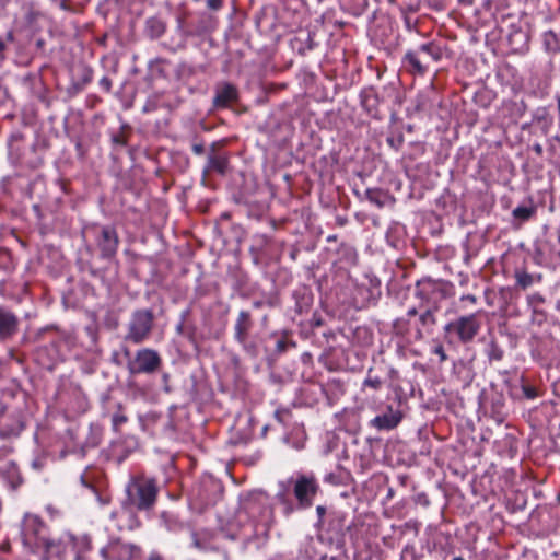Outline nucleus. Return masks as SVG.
<instances>
[{
    "label": "nucleus",
    "mask_w": 560,
    "mask_h": 560,
    "mask_svg": "<svg viewBox=\"0 0 560 560\" xmlns=\"http://www.w3.org/2000/svg\"><path fill=\"white\" fill-rule=\"evenodd\" d=\"M415 295L420 300L419 306L410 307L405 316L393 323L394 335L408 343L421 341L433 332L439 301L448 295V287L442 281L422 279L416 283Z\"/></svg>",
    "instance_id": "nucleus-1"
},
{
    "label": "nucleus",
    "mask_w": 560,
    "mask_h": 560,
    "mask_svg": "<svg viewBox=\"0 0 560 560\" xmlns=\"http://www.w3.org/2000/svg\"><path fill=\"white\" fill-rule=\"evenodd\" d=\"M319 491L320 485L313 472H298L295 476L278 482L275 500L281 505L283 515L289 517L296 510H306L313 506Z\"/></svg>",
    "instance_id": "nucleus-2"
},
{
    "label": "nucleus",
    "mask_w": 560,
    "mask_h": 560,
    "mask_svg": "<svg viewBox=\"0 0 560 560\" xmlns=\"http://www.w3.org/2000/svg\"><path fill=\"white\" fill-rule=\"evenodd\" d=\"M159 485L154 478L147 476L135 477L126 488L127 498L122 502L126 509H137L138 511H151L158 500Z\"/></svg>",
    "instance_id": "nucleus-3"
},
{
    "label": "nucleus",
    "mask_w": 560,
    "mask_h": 560,
    "mask_svg": "<svg viewBox=\"0 0 560 560\" xmlns=\"http://www.w3.org/2000/svg\"><path fill=\"white\" fill-rule=\"evenodd\" d=\"M255 320L252 313L247 310H241L234 323V339L242 347L246 355L252 359L258 358L261 349V338L253 334Z\"/></svg>",
    "instance_id": "nucleus-4"
},
{
    "label": "nucleus",
    "mask_w": 560,
    "mask_h": 560,
    "mask_svg": "<svg viewBox=\"0 0 560 560\" xmlns=\"http://www.w3.org/2000/svg\"><path fill=\"white\" fill-rule=\"evenodd\" d=\"M480 329L481 320L479 312L462 315L448 322L444 327L446 337L462 345L471 343Z\"/></svg>",
    "instance_id": "nucleus-5"
},
{
    "label": "nucleus",
    "mask_w": 560,
    "mask_h": 560,
    "mask_svg": "<svg viewBox=\"0 0 560 560\" xmlns=\"http://www.w3.org/2000/svg\"><path fill=\"white\" fill-rule=\"evenodd\" d=\"M155 314L153 310L137 308L131 315L127 325L125 341L140 345L148 340L153 331Z\"/></svg>",
    "instance_id": "nucleus-6"
},
{
    "label": "nucleus",
    "mask_w": 560,
    "mask_h": 560,
    "mask_svg": "<svg viewBox=\"0 0 560 560\" xmlns=\"http://www.w3.org/2000/svg\"><path fill=\"white\" fill-rule=\"evenodd\" d=\"M162 366L160 353L151 348H142L135 352L133 358L127 360L126 368L130 375L156 373Z\"/></svg>",
    "instance_id": "nucleus-7"
},
{
    "label": "nucleus",
    "mask_w": 560,
    "mask_h": 560,
    "mask_svg": "<svg viewBox=\"0 0 560 560\" xmlns=\"http://www.w3.org/2000/svg\"><path fill=\"white\" fill-rule=\"evenodd\" d=\"M141 552L139 546L120 539H113L101 549L104 560H140Z\"/></svg>",
    "instance_id": "nucleus-8"
},
{
    "label": "nucleus",
    "mask_w": 560,
    "mask_h": 560,
    "mask_svg": "<svg viewBox=\"0 0 560 560\" xmlns=\"http://www.w3.org/2000/svg\"><path fill=\"white\" fill-rule=\"evenodd\" d=\"M23 535L26 542L34 539V545L38 548L48 537V527L38 515L26 514L23 520Z\"/></svg>",
    "instance_id": "nucleus-9"
},
{
    "label": "nucleus",
    "mask_w": 560,
    "mask_h": 560,
    "mask_svg": "<svg viewBox=\"0 0 560 560\" xmlns=\"http://www.w3.org/2000/svg\"><path fill=\"white\" fill-rule=\"evenodd\" d=\"M95 241L103 259H112L115 257L119 245V237L114 226H102Z\"/></svg>",
    "instance_id": "nucleus-10"
},
{
    "label": "nucleus",
    "mask_w": 560,
    "mask_h": 560,
    "mask_svg": "<svg viewBox=\"0 0 560 560\" xmlns=\"http://www.w3.org/2000/svg\"><path fill=\"white\" fill-rule=\"evenodd\" d=\"M240 100L238 89L228 81H220L214 85L212 105L215 109L228 108Z\"/></svg>",
    "instance_id": "nucleus-11"
},
{
    "label": "nucleus",
    "mask_w": 560,
    "mask_h": 560,
    "mask_svg": "<svg viewBox=\"0 0 560 560\" xmlns=\"http://www.w3.org/2000/svg\"><path fill=\"white\" fill-rule=\"evenodd\" d=\"M20 319L10 308L0 305V340L11 339L18 331Z\"/></svg>",
    "instance_id": "nucleus-12"
},
{
    "label": "nucleus",
    "mask_w": 560,
    "mask_h": 560,
    "mask_svg": "<svg viewBox=\"0 0 560 560\" xmlns=\"http://www.w3.org/2000/svg\"><path fill=\"white\" fill-rule=\"evenodd\" d=\"M401 420L402 412L400 411V409H394L392 405H388L386 406V410L382 415H378L371 420L370 424L380 431H388L396 428Z\"/></svg>",
    "instance_id": "nucleus-13"
},
{
    "label": "nucleus",
    "mask_w": 560,
    "mask_h": 560,
    "mask_svg": "<svg viewBox=\"0 0 560 560\" xmlns=\"http://www.w3.org/2000/svg\"><path fill=\"white\" fill-rule=\"evenodd\" d=\"M25 423L20 411H14L7 416L5 420H0V438H16L24 430Z\"/></svg>",
    "instance_id": "nucleus-14"
},
{
    "label": "nucleus",
    "mask_w": 560,
    "mask_h": 560,
    "mask_svg": "<svg viewBox=\"0 0 560 560\" xmlns=\"http://www.w3.org/2000/svg\"><path fill=\"white\" fill-rule=\"evenodd\" d=\"M0 479L12 491H16L24 482L20 468L14 460H9L0 466Z\"/></svg>",
    "instance_id": "nucleus-15"
},
{
    "label": "nucleus",
    "mask_w": 560,
    "mask_h": 560,
    "mask_svg": "<svg viewBox=\"0 0 560 560\" xmlns=\"http://www.w3.org/2000/svg\"><path fill=\"white\" fill-rule=\"evenodd\" d=\"M380 103L381 98L373 86L364 88L360 93V104L362 108L365 110V113L374 118V119H381L380 115Z\"/></svg>",
    "instance_id": "nucleus-16"
},
{
    "label": "nucleus",
    "mask_w": 560,
    "mask_h": 560,
    "mask_svg": "<svg viewBox=\"0 0 560 560\" xmlns=\"http://www.w3.org/2000/svg\"><path fill=\"white\" fill-rule=\"evenodd\" d=\"M346 512L340 510H331L328 513L327 522L325 523L326 532L330 533L334 537H343L346 530L349 529V526L346 523Z\"/></svg>",
    "instance_id": "nucleus-17"
},
{
    "label": "nucleus",
    "mask_w": 560,
    "mask_h": 560,
    "mask_svg": "<svg viewBox=\"0 0 560 560\" xmlns=\"http://www.w3.org/2000/svg\"><path fill=\"white\" fill-rule=\"evenodd\" d=\"M404 65L412 74L423 75L428 71V58L421 55V51L408 50L404 56Z\"/></svg>",
    "instance_id": "nucleus-18"
},
{
    "label": "nucleus",
    "mask_w": 560,
    "mask_h": 560,
    "mask_svg": "<svg viewBox=\"0 0 560 560\" xmlns=\"http://www.w3.org/2000/svg\"><path fill=\"white\" fill-rule=\"evenodd\" d=\"M229 166V158L226 154H208L207 165L202 170V183L205 184L208 175L211 172H217L220 175H225Z\"/></svg>",
    "instance_id": "nucleus-19"
},
{
    "label": "nucleus",
    "mask_w": 560,
    "mask_h": 560,
    "mask_svg": "<svg viewBox=\"0 0 560 560\" xmlns=\"http://www.w3.org/2000/svg\"><path fill=\"white\" fill-rule=\"evenodd\" d=\"M69 541L63 539H56L51 537H47L46 540L38 547L44 552V558H58L63 559L65 553L67 551Z\"/></svg>",
    "instance_id": "nucleus-20"
},
{
    "label": "nucleus",
    "mask_w": 560,
    "mask_h": 560,
    "mask_svg": "<svg viewBox=\"0 0 560 560\" xmlns=\"http://www.w3.org/2000/svg\"><path fill=\"white\" fill-rule=\"evenodd\" d=\"M365 198L377 208H383L388 203H393L395 199L387 190L381 188H368L364 192Z\"/></svg>",
    "instance_id": "nucleus-21"
},
{
    "label": "nucleus",
    "mask_w": 560,
    "mask_h": 560,
    "mask_svg": "<svg viewBox=\"0 0 560 560\" xmlns=\"http://www.w3.org/2000/svg\"><path fill=\"white\" fill-rule=\"evenodd\" d=\"M273 337L277 338L275 350L272 355L280 357L292 348L296 347V342L292 339L291 332L282 331L280 335L273 334Z\"/></svg>",
    "instance_id": "nucleus-22"
},
{
    "label": "nucleus",
    "mask_w": 560,
    "mask_h": 560,
    "mask_svg": "<svg viewBox=\"0 0 560 560\" xmlns=\"http://www.w3.org/2000/svg\"><path fill=\"white\" fill-rule=\"evenodd\" d=\"M166 31V23L161 18L151 16L145 21L144 32L151 39L160 38Z\"/></svg>",
    "instance_id": "nucleus-23"
},
{
    "label": "nucleus",
    "mask_w": 560,
    "mask_h": 560,
    "mask_svg": "<svg viewBox=\"0 0 560 560\" xmlns=\"http://www.w3.org/2000/svg\"><path fill=\"white\" fill-rule=\"evenodd\" d=\"M68 541L77 552L74 560H83V553L91 549V539L88 536L74 537L68 535Z\"/></svg>",
    "instance_id": "nucleus-24"
},
{
    "label": "nucleus",
    "mask_w": 560,
    "mask_h": 560,
    "mask_svg": "<svg viewBox=\"0 0 560 560\" xmlns=\"http://www.w3.org/2000/svg\"><path fill=\"white\" fill-rule=\"evenodd\" d=\"M421 55L432 61H440L443 57V48L435 42H429L418 47Z\"/></svg>",
    "instance_id": "nucleus-25"
},
{
    "label": "nucleus",
    "mask_w": 560,
    "mask_h": 560,
    "mask_svg": "<svg viewBox=\"0 0 560 560\" xmlns=\"http://www.w3.org/2000/svg\"><path fill=\"white\" fill-rule=\"evenodd\" d=\"M358 294L362 296L361 301L358 300V298H354L355 303L358 304L359 308L368 307L369 305H375L377 302V298L380 296L381 292L378 291L377 294H374V292L366 287H360L357 290Z\"/></svg>",
    "instance_id": "nucleus-26"
},
{
    "label": "nucleus",
    "mask_w": 560,
    "mask_h": 560,
    "mask_svg": "<svg viewBox=\"0 0 560 560\" xmlns=\"http://www.w3.org/2000/svg\"><path fill=\"white\" fill-rule=\"evenodd\" d=\"M514 277H515L516 285L523 290H526L527 288H529L535 281L539 282L541 280V275L535 276V275L528 273L524 269H516Z\"/></svg>",
    "instance_id": "nucleus-27"
},
{
    "label": "nucleus",
    "mask_w": 560,
    "mask_h": 560,
    "mask_svg": "<svg viewBox=\"0 0 560 560\" xmlns=\"http://www.w3.org/2000/svg\"><path fill=\"white\" fill-rule=\"evenodd\" d=\"M295 299V311L299 314L307 311L312 304V294L306 289L296 290L293 293Z\"/></svg>",
    "instance_id": "nucleus-28"
},
{
    "label": "nucleus",
    "mask_w": 560,
    "mask_h": 560,
    "mask_svg": "<svg viewBox=\"0 0 560 560\" xmlns=\"http://www.w3.org/2000/svg\"><path fill=\"white\" fill-rule=\"evenodd\" d=\"M485 354L487 355L489 362H499L504 357V351L495 340V338L491 337L485 348Z\"/></svg>",
    "instance_id": "nucleus-29"
},
{
    "label": "nucleus",
    "mask_w": 560,
    "mask_h": 560,
    "mask_svg": "<svg viewBox=\"0 0 560 560\" xmlns=\"http://www.w3.org/2000/svg\"><path fill=\"white\" fill-rule=\"evenodd\" d=\"M536 213V207L530 206H518L512 211V215L515 220H518L521 223L528 221Z\"/></svg>",
    "instance_id": "nucleus-30"
},
{
    "label": "nucleus",
    "mask_w": 560,
    "mask_h": 560,
    "mask_svg": "<svg viewBox=\"0 0 560 560\" xmlns=\"http://www.w3.org/2000/svg\"><path fill=\"white\" fill-rule=\"evenodd\" d=\"M131 132V127L124 124L118 132L112 133L110 141L115 147H126L128 144V133Z\"/></svg>",
    "instance_id": "nucleus-31"
},
{
    "label": "nucleus",
    "mask_w": 560,
    "mask_h": 560,
    "mask_svg": "<svg viewBox=\"0 0 560 560\" xmlns=\"http://www.w3.org/2000/svg\"><path fill=\"white\" fill-rule=\"evenodd\" d=\"M160 522L167 530H176L180 527V522L177 515L168 511H163L160 514Z\"/></svg>",
    "instance_id": "nucleus-32"
},
{
    "label": "nucleus",
    "mask_w": 560,
    "mask_h": 560,
    "mask_svg": "<svg viewBox=\"0 0 560 560\" xmlns=\"http://www.w3.org/2000/svg\"><path fill=\"white\" fill-rule=\"evenodd\" d=\"M120 323V314L117 310L108 308L103 317V325L108 330H115L118 328Z\"/></svg>",
    "instance_id": "nucleus-33"
},
{
    "label": "nucleus",
    "mask_w": 560,
    "mask_h": 560,
    "mask_svg": "<svg viewBox=\"0 0 560 560\" xmlns=\"http://www.w3.org/2000/svg\"><path fill=\"white\" fill-rule=\"evenodd\" d=\"M115 407L116 411L112 416V425L114 431L118 432L121 425L128 421V417L121 402H117Z\"/></svg>",
    "instance_id": "nucleus-34"
},
{
    "label": "nucleus",
    "mask_w": 560,
    "mask_h": 560,
    "mask_svg": "<svg viewBox=\"0 0 560 560\" xmlns=\"http://www.w3.org/2000/svg\"><path fill=\"white\" fill-rule=\"evenodd\" d=\"M345 472L339 468L335 471L328 472L324 477V481L332 486H339L345 483Z\"/></svg>",
    "instance_id": "nucleus-35"
},
{
    "label": "nucleus",
    "mask_w": 560,
    "mask_h": 560,
    "mask_svg": "<svg viewBox=\"0 0 560 560\" xmlns=\"http://www.w3.org/2000/svg\"><path fill=\"white\" fill-rule=\"evenodd\" d=\"M544 43L548 50L557 51L559 50L558 38L555 32L548 31L544 34Z\"/></svg>",
    "instance_id": "nucleus-36"
},
{
    "label": "nucleus",
    "mask_w": 560,
    "mask_h": 560,
    "mask_svg": "<svg viewBox=\"0 0 560 560\" xmlns=\"http://www.w3.org/2000/svg\"><path fill=\"white\" fill-rule=\"evenodd\" d=\"M291 418L292 412L288 408H281L275 411V419L282 425H288Z\"/></svg>",
    "instance_id": "nucleus-37"
},
{
    "label": "nucleus",
    "mask_w": 560,
    "mask_h": 560,
    "mask_svg": "<svg viewBox=\"0 0 560 560\" xmlns=\"http://www.w3.org/2000/svg\"><path fill=\"white\" fill-rule=\"evenodd\" d=\"M316 514H317V522L315 526L318 529H322L325 527V523L327 522V518L325 517L327 514V509L325 505H317L316 506Z\"/></svg>",
    "instance_id": "nucleus-38"
},
{
    "label": "nucleus",
    "mask_w": 560,
    "mask_h": 560,
    "mask_svg": "<svg viewBox=\"0 0 560 560\" xmlns=\"http://www.w3.org/2000/svg\"><path fill=\"white\" fill-rule=\"evenodd\" d=\"M404 141L405 139L402 133H398L397 136H390L387 137L386 139L387 144L396 151H398L402 147Z\"/></svg>",
    "instance_id": "nucleus-39"
},
{
    "label": "nucleus",
    "mask_w": 560,
    "mask_h": 560,
    "mask_svg": "<svg viewBox=\"0 0 560 560\" xmlns=\"http://www.w3.org/2000/svg\"><path fill=\"white\" fill-rule=\"evenodd\" d=\"M370 373H371V370L369 371V376L364 380L363 385L371 387L375 390L380 389L383 385V381L378 376L372 377L370 375Z\"/></svg>",
    "instance_id": "nucleus-40"
},
{
    "label": "nucleus",
    "mask_w": 560,
    "mask_h": 560,
    "mask_svg": "<svg viewBox=\"0 0 560 560\" xmlns=\"http://www.w3.org/2000/svg\"><path fill=\"white\" fill-rule=\"evenodd\" d=\"M93 80V70L89 67H84L82 70V75L80 78V83L83 86H86L89 83H91Z\"/></svg>",
    "instance_id": "nucleus-41"
},
{
    "label": "nucleus",
    "mask_w": 560,
    "mask_h": 560,
    "mask_svg": "<svg viewBox=\"0 0 560 560\" xmlns=\"http://www.w3.org/2000/svg\"><path fill=\"white\" fill-rule=\"evenodd\" d=\"M427 98L423 95H418L415 100V110L422 112L425 109Z\"/></svg>",
    "instance_id": "nucleus-42"
},
{
    "label": "nucleus",
    "mask_w": 560,
    "mask_h": 560,
    "mask_svg": "<svg viewBox=\"0 0 560 560\" xmlns=\"http://www.w3.org/2000/svg\"><path fill=\"white\" fill-rule=\"evenodd\" d=\"M522 389H523V394L526 398L534 399L537 397V390L535 387H533L530 385H523Z\"/></svg>",
    "instance_id": "nucleus-43"
},
{
    "label": "nucleus",
    "mask_w": 560,
    "mask_h": 560,
    "mask_svg": "<svg viewBox=\"0 0 560 560\" xmlns=\"http://www.w3.org/2000/svg\"><path fill=\"white\" fill-rule=\"evenodd\" d=\"M100 86L103 89L104 92L109 93L112 90V80L108 77H103L100 80Z\"/></svg>",
    "instance_id": "nucleus-44"
},
{
    "label": "nucleus",
    "mask_w": 560,
    "mask_h": 560,
    "mask_svg": "<svg viewBox=\"0 0 560 560\" xmlns=\"http://www.w3.org/2000/svg\"><path fill=\"white\" fill-rule=\"evenodd\" d=\"M209 10L219 11L223 7V0H207Z\"/></svg>",
    "instance_id": "nucleus-45"
},
{
    "label": "nucleus",
    "mask_w": 560,
    "mask_h": 560,
    "mask_svg": "<svg viewBox=\"0 0 560 560\" xmlns=\"http://www.w3.org/2000/svg\"><path fill=\"white\" fill-rule=\"evenodd\" d=\"M12 446H2L0 447V462L4 460L8 456L13 453Z\"/></svg>",
    "instance_id": "nucleus-46"
},
{
    "label": "nucleus",
    "mask_w": 560,
    "mask_h": 560,
    "mask_svg": "<svg viewBox=\"0 0 560 560\" xmlns=\"http://www.w3.org/2000/svg\"><path fill=\"white\" fill-rule=\"evenodd\" d=\"M85 86H83L80 81H74L72 82L71 86L69 88V92L71 94H77V93H80L84 90Z\"/></svg>",
    "instance_id": "nucleus-47"
},
{
    "label": "nucleus",
    "mask_w": 560,
    "mask_h": 560,
    "mask_svg": "<svg viewBox=\"0 0 560 560\" xmlns=\"http://www.w3.org/2000/svg\"><path fill=\"white\" fill-rule=\"evenodd\" d=\"M528 300H529L530 304H541L545 302V298L542 295H540L539 293L532 294L528 298Z\"/></svg>",
    "instance_id": "nucleus-48"
},
{
    "label": "nucleus",
    "mask_w": 560,
    "mask_h": 560,
    "mask_svg": "<svg viewBox=\"0 0 560 560\" xmlns=\"http://www.w3.org/2000/svg\"><path fill=\"white\" fill-rule=\"evenodd\" d=\"M191 150L197 155H201L205 153V147L202 143H194Z\"/></svg>",
    "instance_id": "nucleus-49"
},
{
    "label": "nucleus",
    "mask_w": 560,
    "mask_h": 560,
    "mask_svg": "<svg viewBox=\"0 0 560 560\" xmlns=\"http://www.w3.org/2000/svg\"><path fill=\"white\" fill-rule=\"evenodd\" d=\"M23 138H24L23 133L13 132L9 138V143L12 144L13 142L22 141Z\"/></svg>",
    "instance_id": "nucleus-50"
},
{
    "label": "nucleus",
    "mask_w": 560,
    "mask_h": 560,
    "mask_svg": "<svg viewBox=\"0 0 560 560\" xmlns=\"http://www.w3.org/2000/svg\"><path fill=\"white\" fill-rule=\"evenodd\" d=\"M460 301L462 302H469L471 304H476L477 303V296L474 295V294H465V295L460 296Z\"/></svg>",
    "instance_id": "nucleus-51"
},
{
    "label": "nucleus",
    "mask_w": 560,
    "mask_h": 560,
    "mask_svg": "<svg viewBox=\"0 0 560 560\" xmlns=\"http://www.w3.org/2000/svg\"><path fill=\"white\" fill-rule=\"evenodd\" d=\"M434 353L438 354L441 359V361H445L447 359L445 351L442 346H438L434 349Z\"/></svg>",
    "instance_id": "nucleus-52"
},
{
    "label": "nucleus",
    "mask_w": 560,
    "mask_h": 560,
    "mask_svg": "<svg viewBox=\"0 0 560 560\" xmlns=\"http://www.w3.org/2000/svg\"><path fill=\"white\" fill-rule=\"evenodd\" d=\"M147 560H165L159 551H151Z\"/></svg>",
    "instance_id": "nucleus-53"
},
{
    "label": "nucleus",
    "mask_w": 560,
    "mask_h": 560,
    "mask_svg": "<svg viewBox=\"0 0 560 560\" xmlns=\"http://www.w3.org/2000/svg\"><path fill=\"white\" fill-rule=\"evenodd\" d=\"M194 546L198 548L199 550H207L206 544L200 541L197 537V535H194Z\"/></svg>",
    "instance_id": "nucleus-54"
},
{
    "label": "nucleus",
    "mask_w": 560,
    "mask_h": 560,
    "mask_svg": "<svg viewBox=\"0 0 560 560\" xmlns=\"http://www.w3.org/2000/svg\"><path fill=\"white\" fill-rule=\"evenodd\" d=\"M532 150L538 155V156H541L542 153H544V149H542V145L540 143H535L533 144L532 147Z\"/></svg>",
    "instance_id": "nucleus-55"
},
{
    "label": "nucleus",
    "mask_w": 560,
    "mask_h": 560,
    "mask_svg": "<svg viewBox=\"0 0 560 560\" xmlns=\"http://www.w3.org/2000/svg\"><path fill=\"white\" fill-rule=\"evenodd\" d=\"M156 109V106L153 102H148L144 106H143V112L144 113H150V112H153Z\"/></svg>",
    "instance_id": "nucleus-56"
},
{
    "label": "nucleus",
    "mask_w": 560,
    "mask_h": 560,
    "mask_svg": "<svg viewBox=\"0 0 560 560\" xmlns=\"http://www.w3.org/2000/svg\"><path fill=\"white\" fill-rule=\"evenodd\" d=\"M7 49L5 40L0 37V59H4V51Z\"/></svg>",
    "instance_id": "nucleus-57"
},
{
    "label": "nucleus",
    "mask_w": 560,
    "mask_h": 560,
    "mask_svg": "<svg viewBox=\"0 0 560 560\" xmlns=\"http://www.w3.org/2000/svg\"><path fill=\"white\" fill-rule=\"evenodd\" d=\"M345 249H346V253L349 256V258L351 260H354L355 259V252H354V249L352 247H349V246L345 247Z\"/></svg>",
    "instance_id": "nucleus-58"
},
{
    "label": "nucleus",
    "mask_w": 560,
    "mask_h": 560,
    "mask_svg": "<svg viewBox=\"0 0 560 560\" xmlns=\"http://www.w3.org/2000/svg\"><path fill=\"white\" fill-rule=\"evenodd\" d=\"M5 40V45L8 43H12L14 42V33L13 31H9L7 34H5V37L3 38Z\"/></svg>",
    "instance_id": "nucleus-59"
},
{
    "label": "nucleus",
    "mask_w": 560,
    "mask_h": 560,
    "mask_svg": "<svg viewBox=\"0 0 560 560\" xmlns=\"http://www.w3.org/2000/svg\"><path fill=\"white\" fill-rule=\"evenodd\" d=\"M35 45H36V48H37L38 50H43V49H44V47H45V39H44V38H38V39H36Z\"/></svg>",
    "instance_id": "nucleus-60"
},
{
    "label": "nucleus",
    "mask_w": 560,
    "mask_h": 560,
    "mask_svg": "<svg viewBox=\"0 0 560 560\" xmlns=\"http://www.w3.org/2000/svg\"><path fill=\"white\" fill-rule=\"evenodd\" d=\"M69 1L70 0H61L59 7L65 11H69L70 10Z\"/></svg>",
    "instance_id": "nucleus-61"
},
{
    "label": "nucleus",
    "mask_w": 560,
    "mask_h": 560,
    "mask_svg": "<svg viewBox=\"0 0 560 560\" xmlns=\"http://www.w3.org/2000/svg\"><path fill=\"white\" fill-rule=\"evenodd\" d=\"M165 62H166V60H165V59H163V58H155L154 60H151V61L149 62V66H150V67H153V65H154V63H165Z\"/></svg>",
    "instance_id": "nucleus-62"
},
{
    "label": "nucleus",
    "mask_w": 560,
    "mask_h": 560,
    "mask_svg": "<svg viewBox=\"0 0 560 560\" xmlns=\"http://www.w3.org/2000/svg\"><path fill=\"white\" fill-rule=\"evenodd\" d=\"M264 304H265V302L262 300H256V301L253 302V307L254 308H260V307L264 306Z\"/></svg>",
    "instance_id": "nucleus-63"
},
{
    "label": "nucleus",
    "mask_w": 560,
    "mask_h": 560,
    "mask_svg": "<svg viewBox=\"0 0 560 560\" xmlns=\"http://www.w3.org/2000/svg\"><path fill=\"white\" fill-rule=\"evenodd\" d=\"M122 352H124V355H125L128 360H130V359H132V358H133V355H131V352H130L129 348L125 347V348L122 349Z\"/></svg>",
    "instance_id": "nucleus-64"
}]
</instances>
